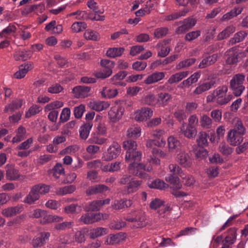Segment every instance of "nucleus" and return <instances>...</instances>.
Segmentation results:
<instances>
[{"instance_id":"49530a36","label":"nucleus","mask_w":248,"mask_h":248,"mask_svg":"<svg viewBox=\"0 0 248 248\" xmlns=\"http://www.w3.org/2000/svg\"><path fill=\"white\" fill-rule=\"evenodd\" d=\"M220 152L224 155L228 156L231 155L233 151L232 148L230 147L225 143H221L219 146Z\"/></svg>"},{"instance_id":"a18cd8bd","label":"nucleus","mask_w":248,"mask_h":248,"mask_svg":"<svg viewBox=\"0 0 248 248\" xmlns=\"http://www.w3.org/2000/svg\"><path fill=\"white\" fill-rule=\"evenodd\" d=\"M172 98L171 95L166 93H161L158 94V98L159 102L158 104H162L164 106L166 105L168 102Z\"/></svg>"},{"instance_id":"a19ab883","label":"nucleus","mask_w":248,"mask_h":248,"mask_svg":"<svg viewBox=\"0 0 248 248\" xmlns=\"http://www.w3.org/2000/svg\"><path fill=\"white\" fill-rule=\"evenodd\" d=\"M230 86L233 93L236 96H240L245 89L243 85L230 82Z\"/></svg>"},{"instance_id":"f704fd0d","label":"nucleus","mask_w":248,"mask_h":248,"mask_svg":"<svg viewBox=\"0 0 248 248\" xmlns=\"http://www.w3.org/2000/svg\"><path fill=\"white\" fill-rule=\"evenodd\" d=\"M235 28L233 26L227 27L223 31L220 32L217 38L218 40H222L229 37L231 34L235 31Z\"/></svg>"},{"instance_id":"37998d69","label":"nucleus","mask_w":248,"mask_h":248,"mask_svg":"<svg viewBox=\"0 0 248 248\" xmlns=\"http://www.w3.org/2000/svg\"><path fill=\"white\" fill-rule=\"evenodd\" d=\"M232 131H235L241 135H244L246 133V128L244 126L242 121L238 119L235 123L233 128L231 130Z\"/></svg>"},{"instance_id":"b1692460","label":"nucleus","mask_w":248,"mask_h":248,"mask_svg":"<svg viewBox=\"0 0 248 248\" xmlns=\"http://www.w3.org/2000/svg\"><path fill=\"white\" fill-rule=\"evenodd\" d=\"M89 107L97 111H100L107 109L109 106V104L104 101H93L89 104Z\"/></svg>"},{"instance_id":"052dcab7","label":"nucleus","mask_w":248,"mask_h":248,"mask_svg":"<svg viewBox=\"0 0 248 248\" xmlns=\"http://www.w3.org/2000/svg\"><path fill=\"white\" fill-rule=\"evenodd\" d=\"M142 183V181L134 180L130 181L128 185L126 186V188L128 193L134 192V189L137 188Z\"/></svg>"},{"instance_id":"5fc2aeb1","label":"nucleus","mask_w":248,"mask_h":248,"mask_svg":"<svg viewBox=\"0 0 248 248\" xmlns=\"http://www.w3.org/2000/svg\"><path fill=\"white\" fill-rule=\"evenodd\" d=\"M63 105V103L61 101H53L48 104H47L45 108V110L46 111H48L51 110H54L53 109L55 108H58L62 107Z\"/></svg>"},{"instance_id":"cd10ccee","label":"nucleus","mask_w":248,"mask_h":248,"mask_svg":"<svg viewBox=\"0 0 248 248\" xmlns=\"http://www.w3.org/2000/svg\"><path fill=\"white\" fill-rule=\"evenodd\" d=\"M141 101L144 104L153 106L158 104L159 99L156 98L154 94L149 93L142 97Z\"/></svg>"},{"instance_id":"1a4fd4ad","label":"nucleus","mask_w":248,"mask_h":248,"mask_svg":"<svg viewBox=\"0 0 248 248\" xmlns=\"http://www.w3.org/2000/svg\"><path fill=\"white\" fill-rule=\"evenodd\" d=\"M153 115L152 110L148 108H143L135 113V119L138 121H146Z\"/></svg>"},{"instance_id":"72a5a7b5","label":"nucleus","mask_w":248,"mask_h":248,"mask_svg":"<svg viewBox=\"0 0 248 248\" xmlns=\"http://www.w3.org/2000/svg\"><path fill=\"white\" fill-rule=\"evenodd\" d=\"M165 180L167 182L170 183L173 186V187L176 189H179L182 187V185L179 182V178L176 175L169 174L166 177Z\"/></svg>"},{"instance_id":"4d7b16f0","label":"nucleus","mask_w":248,"mask_h":248,"mask_svg":"<svg viewBox=\"0 0 248 248\" xmlns=\"http://www.w3.org/2000/svg\"><path fill=\"white\" fill-rule=\"evenodd\" d=\"M128 73L126 71H121L114 75L110 79V82L113 83L114 82L123 80L127 75Z\"/></svg>"},{"instance_id":"ea45409f","label":"nucleus","mask_w":248,"mask_h":248,"mask_svg":"<svg viewBox=\"0 0 248 248\" xmlns=\"http://www.w3.org/2000/svg\"><path fill=\"white\" fill-rule=\"evenodd\" d=\"M88 228H83L81 231H77L75 233V240L77 242L81 243L85 241V235H88Z\"/></svg>"},{"instance_id":"aec40b11","label":"nucleus","mask_w":248,"mask_h":248,"mask_svg":"<svg viewBox=\"0 0 248 248\" xmlns=\"http://www.w3.org/2000/svg\"><path fill=\"white\" fill-rule=\"evenodd\" d=\"M165 77V74L163 72H155L149 76L144 80V83L146 84H151L163 79Z\"/></svg>"},{"instance_id":"dca6fc26","label":"nucleus","mask_w":248,"mask_h":248,"mask_svg":"<svg viewBox=\"0 0 248 248\" xmlns=\"http://www.w3.org/2000/svg\"><path fill=\"white\" fill-rule=\"evenodd\" d=\"M184 123L180 128L181 132L188 139H193L197 135V131L196 127L188 125H185Z\"/></svg>"},{"instance_id":"6e6552de","label":"nucleus","mask_w":248,"mask_h":248,"mask_svg":"<svg viewBox=\"0 0 248 248\" xmlns=\"http://www.w3.org/2000/svg\"><path fill=\"white\" fill-rule=\"evenodd\" d=\"M90 91L91 88L89 86H77L73 89L72 92L75 97L84 98L89 95Z\"/></svg>"},{"instance_id":"c85d7f7f","label":"nucleus","mask_w":248,"mask_h":248,"mask_svg":"<svg viewBox=\"0 0 248 248\" xmlns=\"http://www.w3.org/2000/svg\"><path fill=\"white\" fill-rule=\"evenodd\" d=\"M188 71H183L176 73L170 76L168 79V82L170 84L178 82L183 78L186 77L188 75Z\"/></svg>"},{"instance_id":"9d476101","label":"nucleus","mask_w":248,"mask_h":248,"mask_svg":"<svg viewBox=\"0 0 248 248\" xmlns=\"http://www.w3.org/2000/svg\"><path fill=\"white\" fill-rule=\"evenodd\" d=\"M243 135L235 131L230 130L227 135V141L231 145L236 146L240 144L243 140Z\"/></svg>"},{"instance_id":"20e7f679","label":"nucleus","mask_w":248,"mask_h":248,"mask_svg":"<svg viewBox=\"0 0 248 248\" xmlns=\"http://www.w3.org/2000/svg\"><path fill=\"white\" fill-rule=\"evenodd\" d=\"M101 218H104L103 214L100 213L95 214L86 213L81 216L79 218V221L85 224H90L98 221L101 219Z\"/></svg>"},{"instance_id":"6ab92c4d","label":"nucleus","mask_w":248,"mask_h":248,"mask_svg":"<svg viewBox=\"0 0 248 248\" xmlns=\"http://www.w3.org/2000/svg\"><path fill=\"white\" fill-rule=\"evenodd\" d=\"M217 55L214 54L204 58L199 65L200 68H204L215 63L217 60Z\"/></svg>"},{"instance_id":"6e6d98bb","label":"nucleus","mask_w":248,"mask_h":248,"mask_svg":"<svg viewBox=\"0 0 248 248\" xmlns=\"http://www.w3.org/2000/svg\"><path fill=\"white\" fill-rule=\"evenodd\" d=\"M99 134L94 133L89 139L90 143L97 144H102L105 142L107 139L100 137Z\"/></svg>"},{"instance_id":"de8ad7c7","label":"nucleus","mask_w":248,"mask_h":248,"mask_svg":"<svg viewBox=\"0 0 248 248\" xmlns=\"http://www.w3.org/2000/svg\"><path fill=\"white\" fill-rule=\"evenodd\" d=\"M84 36L85 38L88 40L97 41L100 39L99 35L98 32L90 30L86 31L84 34Z\"/></svg>"},{"instance_id":"2f4dec72","label":"nucleus","mask_w":248,"mask_h":248,"mask_svg":"<svg viewBox=\"0 0 248 248\" xmlns=\"http://www.w3.org/2000/svg\"><path fill=\"white\" fill-rule=\"evenodd\" d=\"M243 8L240 7H235L230 12L224 15L222 20H228L240 14Z\"/></svg>"},{"instance_id":"13d9d810","label":"nucleus","mask_w":248,"mask_h":248,"mask_svg":"<svg viewBox=\"0 0 248 248\" xmlns=\"http://www.w3.org/2000/svg\"><path fill=\"white\" fill-rule=\"evenodd\" d=\"M195 62V58H192L186 59L185 61L180 62L176 66V68L177 69H180L186 67H188L191 65L192 64L194 63Z\"/></svg>"},{"instance_id":"f03ea898","label":"nucleus","mask_w":248,"mask_h":248,"mask_svg":"<svg viewBox=\"0 0 248 248\" xmlns=\"http://www.w3.org/2000/svg\"><path fill=\"white\" fill-rule=\"evenodd\" d=\"M137 162H133L129 165L128 167L129 172L140 178H147L148 175L142 170H144L145 165L143 163Z\"/></svg>"},{"instance_id":"473e14b6","label":"nucleus","mask_w":248,"mask_h":248,"mask_svg":"<svg viewBox=\"0 0 248 248\" xmlns=\"http://www.w3.org/2000/svg\"><path fill=\"white\" fill-rule=\"evenodd\" d=\"M208 134L204 131H201L197 137L196 141L199 147H204L208 145Z\"/></svg>"},{"instance_id":"5701e85b","label":"nucleus","mask_w":248,"mask_h":248,"mask_svg":"<svg viewBox=\"0 0 248 248\" xmlns=\"http://www.w3.org/2000/svg\"><path fill=\"white\" fill-rule=\"evenodd\" d=\"M236 231L237 229L235 228H231L228 229L227 231L228 235L225 237L222 242H225V243L229 245L234 244L236 239Z\"/></svg>"},{"instance_id":"393cba45","label":"nucleus","mask_w":248,"mask_h":248,"mask_svg":"<svg viewBox=\"0 0 248 248\" xmlns=\"http://www.w3.org/2000/svg\"><path fill=\"white\" fill-rule=\"evenodd\" d=\"M147 186L150 188L162 190L168 186L163 180L156 179L153 181H148L147 183Z\"/></svg>"},{"instance_id":"412c9836","label":"nucleus","mask_w":248,"mask_h":248,"mask_svg":"<svg viewBox=\"0 0 248 248\" xmlns=\"http://www.w3.org/2000/svg\"><path fill=\"white\" fill-rule=\"evenodd\" d=\"M168 142L170 152H177L181 148V143L178 140L173 136H170L168 138Z\"/></svg>"},{"instance_id":"338daca9","label":"nucleus","mask_w":248,"mask_h":248,"mask_svg":"<svg viewBox=\"0 0 248 248\" xmlns=\"http://www.w3.org/2000/svg\"><path fill=\"white\" fill-rule=\"evenodd\" d=\"M22 100L16 99L12 101V102L9 104L10 110L13 112L16 109H19L21 107L22 105Z\"/></svg>"},{"instance_id":"9b49d317","label":"nucleus","mask_w":248,"mask_h":248,"mask_svg":"<svg viewBox=\"0 0 248 248\" xmlns=\"http://www.w3.org/2000/svg\"><path fill=\"white\" fill-rule=\"evenodd\" d=\"M6 177L11 181L17 180L20 177L18 170L13 165L7 164L5 166Z\"/></svg>"},{"instance_id":"3c124183","label":"nucleus","mask_w":248,"mask_h":248,"mask_svg":"<svg viewBox=\"0 0 248 248\" xmlns=\"http://www.w3.org/2000/svg\"><path fill=\"white\" fill-rule=\"evenodd\" d=\"M73 222L65 221L60 223H57L55 225L54 229L57 231H64L66 229L71 228Z\"/></svg>"},{"instance_id":"bf43d9fd","label":"nucleus","mask_w":248,"mask_h":248,"mask_svg":"<svg viewBox=\"0 0 248 248\" xmlns=\"http://www.w3.org/2000/svg\"><path fill=\"white\" fill-rule=\"evenodd\" d=\"M85 110V106L80 104L78 106L76 107L74 110V114L77 119H79L82 116L83 112Z\"/></svg>"},{"instance_id":"bb28decb","label":"nucleus","mask_w":248,"mask_h":248,"mask_svg":"<svg viewBox=\"0 0 248 248\" xmlns=\"http://www.w3.org/2000/svg\"><path fill=\"white\" fill-rule=\"evenodd\" d=\"M214 81H210L205 83H203L198 86L193 92L194 95L200 94L202 93L209 90L215 84Z\"/></svg>"},{"instance_id":"58836bf2","label":"nucleus","mask_w":248,"mask_h":248,"mask_svg":"<svg viewBox=\"0 0 248 248\" xmlns=\"http://www.w3.org/2000/svg\"><path fill=\"white\" fill-rule=\"evenodd\" d=\"M247 35V33L244 31H241L236 33L234 37L230 40V44L233 45L236 43L242 41Z\"/></svg>"},{"instance_id":"79ce46f5","label":"nucleus","mask_w":248,"mask_h":248,"mask_svg":"<svg viewBox=\"0 0 248 248\" xmlns=\"http://www.w3.org/2000/svg\"><path fill=\"white\" fill-rule=\"evenodd\" d=\"M81 210V206L78 204H71L64 207V211L66 214L78 213Z\"/></svg>"},{"instance_id":"8fccbe9b","label":"nucleus","mask_w":248,"mask_h":248,"mask_svg":"<svg viewBox=\"0 0 248 248\" xmlns=\"http://www.w3.org/2000/svg\"><path fill=\"white\" fill-rule=\"evenodd\" d=\"M123 235L120 233H117L111 235L110 236L109 240H107V243L109 245H114L120 243L123 241Z\"/></svg>"},{"instance_id":"7ed1b4c3","label":"nucleus","mask_w":248,"mask_h":248,"mask_svg":"<svg viewBox=\"0 0 248 248\" xmlns=\"http://www.w3.org/2000/svg\"><path fill=\"white\" fill-rule=\"evenodd\" d=\"M50 234L48 232H41L37 236L34 237L31 242L33 248H41L44 246L48 240Z\"/></svg>"},{"instance_id":"603ef678","label":"nucleus","mask_w":248,"mask_h":248,"mask_svg":"<svg viewBox=\"0 0 248 248\" xmlns=\"http://www.w3.org/2000/svg\"><path fill=\"white\" fill-rule=\"evenodd\" d=\"M201 32L200 30L190 31L186 33L185 36V39L188 42H191L195 40L201 35Z\"/></svg>"},{"instance_id":"f3484780","label":"nucleus","mask_w":248,"mask_h":248,"mask_svg":"<svg viewBox=\"0 0 248 248\" xmlns=\"http://www.w3.org/2000/svg\"><path fill=\"white\" fill-rule=\"evenodd\" d=\"M133 203L132 201L130 199H123L115 201L112 207L116 210H120L124 208L130 207Z\"/></svg>"},{"instance_id":"864d4df0","label":"nucleus","mask_w":248,"mask_h":248,"mask_svg":"<svg viewBox=\"0 0 248 248\" xmlns=\"http://www.w3.org/2000/svg\"><path fill=\"white\" fill-rule=\"evenodd\" d=\"M169 168L170 171L172 173L171 174V175H178L179 176L182 177V175L184 174L181 168L176 164H170L169 166Z\"/></svg>"},{"instance_id":"c9c22d12","label":"nucleus","mask_w":248,"mask_h":248,"mask_svg":"<svg viewBox=\"0 0 248 248\" xmlns=\"http://www.w3.org/2000/svg\"><path fill=\"white\" fill-rule=\"evenodd\" d=\"M123 147L128 153L137 149V144L136 141L129 140L123 142Z\"/></svg>"},{"instance_id":"a211bd4d","label":"nucleus","mask_w":248,"mask_h":248,"mask_svg":"<svg viewBox=\"0 0 248 248\" xmlns=\"http://www.w3.org/2000/svg\"><path fill=\"white\" fill-rule=\"evenodd\" d=\"M88 236L91 239H94L98 237L106 234L108 233V230L106 228L102 227H97L91 230L88 229Z\"/></svg>"},{"instance_id":"4be33fe9","label":"nucleus","mask_w":248,"mask_h":248,"mask_svg":"<svg viewBox=\"0 0 248 248\" xmlns=\"http://www.w3.org/2000/svg\"><path fill=\"white\" fill-rule=\"evenodd\" d=\"M23 207L21 205L10 207L3 209L2 214L6 217H10L20 213Z\"/></svg>"},{"instance_id":"680f3d73","label":"nucleus","mask_w":248,"mask_h":248,"mask_svg":"<svg viewBox=\"0 0 248 248\" xmlns=\"http://www.w3.org/2000/svg\"><path fill=\"white\" fill-rule=\"evenodd\" d=\"M189 12V9L188 8H185L182 11L178 12V13H175L174 14H172L171 15H170L168 16L167 17V20H174L178 17L185 16L186 14L188 13Z\"/></svg>"},{"instance_id":"0eeeda50","label":"nucleus","mask_w":248,"mask_h":248,"mask_svg":"<svg viewBox=\"0 0 248 248\" xmlns=\"http://www.w3.org/2000/svg\"><path fill=\"white\" fill-rule=\"evenodd\" d=\"M110 199H106L104 200H96L93 201L88 205L84 207V210L86 212H94L99 211L101 207L109 203Z\"/></svg>"},{"instance_id":"39448f33","label":"nucleus","mask_w":248,"mask_h":248,"mask_svg":"<svg viewBox=\"0 0 248 248\" xmlns=\"http://www.w3.org/2000/svg\"><path fill=\"white\" fill-rule=\"evenodd\" d=\"M121 146L118 143L114 142L108 149L105 155V160L110 161L116 158L120 154Z\"/></svg>"},{"instance_id":"e433bc0d","label":"nucleus","mask_w":248,"mask_h":248,"mask_svg":"<svg viewBox=\"0 0 248 248\" xmlns=\"http://www.w3.org/2000/svg\"><path fill=\"white\" fill-rule=\"evenodd\" d=\"M135 222L136 223L134 225L137 228H141L145 225V217L142 212H138L134 217Z\"/></svg>"},{"instance_id":"a878e982","label":"nucleus","mask_w":248,"mask_h":248,"mask_svg":"<svg viewBox=\"0 0 248 248\" xmlns=\"http://www.w3.org/2000/svg\"><path fill=\"white\" fill-rule=\"evenodd\" d=\"M177 160L181 165L185 167L190 166V160L189 156L187 153L185 152H182L177 155Z\"/></svg>"},{"instance_id":"c756f323","label":"nucleus","mask_w":248,"mask_h":248,"mask_svg":"<svg viewBox=\"0 0 248 248\" xmlns=\"http://www.w3.org/2000/svg\"><path fill=\"white\" fill-rule=\"evenodd\" d=\"M92 126L93 124L90 122L86 123L81 126L79 130V135L82 139L86 140L87 139Z\"/></svg>"},{"instance_id":"ddd939ff","label":"nucleus","mask_w":248,"mask_h":248,"mask_svg":"<svg viewBox=\"0 0 248 248\" xmlns=\"http://www.w3.org/2000/svg\"><path fill=\"white\" fill-rule=\"evenodd\" d=\"M38 186H33L31 188L29 194L25 198L24 202L29 204H31L40 198V195L38 193Z\"/></svg>"},{"instance_id":"f257e3e1","label":"nucleus","mask_w":248,"mask_h":248,"mask_svg":"<svg viewBox=\"0 0 248 248\" xmlns=\"http://www.w3.org/2000/svg\"><path fill=\"white\" fill-rule=\"evenodd\" d=\"M114 62L108 60H102L100 62L101 65L103 67L102 70L96 72L94 74V76L98 78L105 79L109 77L112 73V68L114 66Z\"/></svg>"},{"instance_id":"4c0bfd02","label":"nucleus","mask_w":248,"mask_h":248,"mask_svg":"<svg viewBox=\"0 0 248 248\" xmlns=\"http://www.w3.org/2000/svg\"><path fill=\"white\" fill-rule=\"evenodd\" d=\"M213 123L212 119L206 114H203L200 118V124L202 127L204 128H210L211 127Z\"/></svg>"},{"instance_id":"0e129e2a","label":"nucleus","mask_w":248,"mask_h":248,"mask_svg":"<svg viewBox=\"0 0 248 248\" xmlns=\"http://www.w3.org/2000/svg\"><path fill=\"white\" fill-rule=\"evenodd\" d=\"M140 132L139 128H131L127 131V136L129 138H137L140 136Z\"/></svg>"},{"instance_id":"e2e57ef3","label":"nucleus","mask_w":248,"mask_h":248,"mask_svg":"<svg viewBox=\"0 0 248 248\" xmlns=\"http://www.w3.org/2000/svg\"><path fill=\"white\" fill-rule=\"evenodd\" d=\"M76 190L75 186L73 185H70L69 186H64L61 188L59 194L60 195H63L67 194L72 193Z\"/></svg>"},{"instance_id":"4468645a","label":"nucleus","mask_w":248,"mask_h":248,"mask_svg":"<svg viewBox=\"0 0 248 248\" xmlns=\"http://www.w3.org/2000/svg\"><path fill=\"white\" fill-rule=\"evenodd\" d=\"M63 220L62 217L58 216H53L48 213L46 211L44 210L43 214L40 222L42 224H46L53 222H60Z\"/></svg>"},{"instance_id":"7c9ffc66","label":"nucleus","mask_w":248,"mask_h":248,"mask_svg":"<svg viewBox=\"0 0 248 248\" xmlns=\"http://www.w3.org/2000/svg\"><path fill=\"white\" fill-rule=\"evenodd\" d=\"M124 47H112L109 48L107 50L106 55L109 58H115L121 56L124 51Z\"/></svg>"},{"instance_id":"423d86ee","label":"nucleus","mask_w":248,"mask_h":248,"mask_svg":"<svg viewBox=\"0 0 248 248\" xmlns=\"http://www.w3.org/2000/svg\"><path fill=\"white\" fill-rule=\"evenodd\" d=\"M124 111V108L122 106L113 107L108 112L110 120L113 123H116L120 120Z\"/></svg>"},{"instance_id":"69168bd1","label":"nucleus","mask_w":248,"mask_h":248,"mask_svg":"<svg viewBox=\"0 0 248 248\" xmlns=\"http://www.w3.org/2000/svg\"><path fill=\"white\" fill-rule=\"evenodd\" d=\"M40 111V107L37 105H33L31 107L28 111L26 112L25 116L26 118H29L39 113Z\"/></svg>"},{"instance_id":"f8f14e48","label":"nucleus","mask_w":248,"mask_h":248,"mask_svg":"<svg viewBox=\"0 0 248 248\" xmlns=\"http://www.w3.org/2000/svg\"><path fill=\"white\" fill-rule=\"evenodd\" d=\"M109 190L108 187L103 185L98 184L95 185L89 186L86 191V193L87 195H92L97 194L103 193Z\"/></svg>"},{"instance_id":"2eb2a0df","label":"nucleus","mask_w":248,"mask_h":248,"mask_svg":"<svg viewBox=\"0 0 248 248\" xmlns=\"http://www.w3.org/2000/svg\"><path fill=\"white\" fill-rule=\"evenodd\" d=\"M142 157V152L138 149L132 152L126 153L125 159L126 161L130 163L135 162H139Z\"/></svg>"},{"instance_id":"09e8293b","label":"nucleus","mask_w":248,"mask_h":248,"mask_svg":"<svg viewBox=\"0 0 248 248\" xmlns=\"http://www.w3.org/2000/svg\"><path fill=\"white\" fill-rule=\"evenodd\" d=\"M101 94L104 97L111 98L114 97L118 94V92L116 89L105 88L102 91Z\"/></svg>"},{"instance_id":"774afa93","label":"nucleus","mask_w":248,"mask_h":248,"mask_svg":"<svg viewBox=\"0 0 248 248\" xmlns=\"http://www.w3.org/2000/svg\"><path fill=\"white\" fill-rule=\"evenodd\" d=\"M211 116L215 122H219L222 118L221 111L219 109H214L211 112Z\"/></svg>"},{"instance_id":"c03bdc74","label":"nucleus","mask_w":248,"mask_h":248,"mask_svg":"<svg viewBox=\"0 0 248 248\" xmlns=\"http://www.w3.org/2000/svg\"><path fill=\"white\" fill-rule=\"evenodd\" d=\"M71 111L69 108H64L61 112L59 124L64 123L67 121L70 116Z\"/></svg>"}]
</instances>
